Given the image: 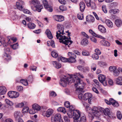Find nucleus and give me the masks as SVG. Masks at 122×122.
<instances>
[{
	"label": "nucleus",
	"instance_id": "obj_17",
	"mask_svg": "<svg viewBox=\"0 0 122 122\" xmlns=\"http://www.w3.org/2000/svg\"><path fill=\"white\" fill-rule=\"evenodd\" d=\"M53 110L51 109H48L46 112L45 116L47 117H50L53 114Z\"/></svg>",
	"mask_w": 122,
	"mask_h": 122
},
{
	"label": "nucleus",
	"instance_id": "obj_3",
	"mask_svg": "<svg viewBox=\"0 0 122 122\" xmlns=\"http://www.w3.org/2000/svg\"><path fill=\"white\" fill-rule=\"evenodd\" d=\"M51 122H64L61 119V114L59 113L52 116L51 118Z\"/></svg>",
	"mask_w": 122,
	"mask_h": 122
},
{
	"label": "nucleus",
	"instance_id": "obj_51",
	"mask_svg": "<svg viewBox=\"0 0 122 122\" xmlns=\"http://www.w3.org/2000/svg\"><path fill=\"white\" fill-rule=\"evenodd\" d=\"M64 105L65 107L67 108H68L70 106V103L68 101H66Z\"/></svg>",
	"mask_w": 122,
	"mask_h": 122
},
{
	"label": "nucleus",
	"instance_id": "obj_15",
	"mask_svg": "<svg viewBox=\"0 0 122 122\" xmlns=\"http://www.w3.org/2000/svg\"><path fill=\"white\" fill-rule=\"evenodd\" d=\"M109 70L113 72V74L115 76H118L120 73V70L118 69H109Z\"/></svg>",
	"mask_w": 122,
	"mask_h": 122
},
{
	"label": "nucleus",
	"instance_id": "obj_58",
	"mask_svg": "<svg viewBox=\"0 0 122 122\" xmlns=\"http://www.w3.org/2000/svg\"><path fill=\"white\" fill-rule=\"evenodd\" d=\"M109 100L110 105L112 104V105L115 101V100L112 98H110Z\"/></svg>",
	"mask_w": 122,
	"mask_h": 122
},
{
	"label": "nucleus",
	"instance_id": "obj_43",
	"mask_svg": "<svg viewBox=\"0 0 122 122\" xmlns=\"http://www.w3.org/2000/svg\"><path fill=\"white\" fill-rule=\"evenodd\" d=\"M90 4L91 5L90 7H91L92 9L95 10L96 9V7L95 4L94 3L91 2L90 3Z\"/></svg>",
	"mask_w": 122,
	"mask_h": 122
},
{
	"label": "nucleus",
	"instance_id": "obj_23",
	"mask_svg": "<svg viewBox=\"0 0 122 122\" xmlns=\"http://www.w3.org/2000/svg\"><path fill=\"white\" fill-rule=\"evenodd\" d=\"M58 61L61 60L62 62H69V60L67 58L63 57L61 56L60 57H58Z\"/></svg>",
	"mask_w": 122,
	"mask_h": 122
},
{
	"label": "nucleus",
	"instance_id": "obj_2",
	"mask_svg": "<svg viewBox=\"0 0 122 122\" xmlns=\"http://www.w3.org/2000/svg\"><path fill=\"white\" fill-rule=\"evenodd\" d=\"M57 28L58 29V31L56 33V36L57 39L59 40L62 39V38L64 36H63L65 33L64 32V27L63 25L58 24L57 25Z\"/></svg>",
	"mask_w": 122,
	"mask_h": 122
},
{
	"label": "nucleus",
	"instance_id": "obj_12",
	"mask_svg": "<svg viewBox=\"0 0 122 122\" xmlns=\"http://www.w3.org/2000/svg\"><path fill=\"white\" fill-rule=\"evenodd\" d=\"M53 18L57 21L61 22L64 20V17L61 15H55L53 16Z\"/></svg>",
	"mask_w": 122,
	"mask_h": 122
},
{
	"label": "nucleus",
	"instance_id": "obj_48",
	"mask_svg": "<svg viewBox=\"0 0 122 122\" xmlns=\"http://www.w3.org/2000/svg\"><path fill=\"white\" fill-rule=\"evenodd\" d=\"M77 17L80 20H82L83 18V16L82 14H78Z\"/></svg>",
	"mask_w": 122,
	"mask_h": 122
},
{
	"label": "nucleus",
	"instance_id": "obj_63",
	"mask_svg": "<svg viewBox=\"0 0 122 122\" xmlns=\"http://www.w3.org/2000/svg\"><path fill=\"white\" fill-rule=\"evenodd\" d=\"M92 89L93 91L96 93L97 94L99 92L98 90L96 88L93 87L92 88Z\"/></svg>",
	"mask_w": 122,
	"mask_h": 122
},
{
	"label": "nucleus",
	"instance_id": "obj_24",
	"mask_svg": "<svg viewBox=\"0 0 122 122\" xmlns=\"http://www.w3.org/2000/svg\"><path fill=\"white\" fill-rule=\"evenodd\" d=\"M32 108L36 111H39L41 109V107L36 104H33L32 106Z\"/></svg>",
	"mask_w": 122,
	"mask_h": 122
},
{
	"label": "nucleus",
	"instance_id": "obj_20",
	"mask_svg": "<svg viewBox=\"0 0 122 122\" xmlns=\"http://www.w3.org/2000/svg\"><path fill=\"white\" fill-rule=\"evenodd\" d=\"M78 122H86V118L85 115H81V117L78 120Z\"/></svg>",
	"mask_w": 122,
	"mask_h": 122
},
{
	"label": "nucleus",
	"instance_id": "obj_44",
	"mask_svg": "<svg viewBox=\"0 0 122 122\" xmlns=\"http://www.w3.org/2000/svg\"><path fill=\"white\" fill-rule=\"evenodd\" d=\"M29 108L28 107H24L22 110V111L23 112H28Z\"/></svg>",
	"mask_w": 122,
	"mask_h": 122
},
{
	"label": "nucleus",
	"instance_id": "obj_39",
	"mask_svg": "<svg viewBox=\"0 0 122 122\" xmlns=\"http://www.w3.org/2000/svg\"><path fill=\"white\" fill-rule=\"evenodd\" d=\"M117 115L118 118L119 120H121L122 117V115L120 111H118L117 112Z\"/></svg>",
	"mask_w": 122,
	"mask_h": 122
},
{
	"label": "nucleus",
	"instance_id": "obj_57",
	"mask_svg": "<svg viewBox=\"0 0 122 122\" xmlns=\"http://www.w3.org/2000/svg\"><path fill=\"white\" fill-rule=\"evenodd\" d=\"M23 12L25 13H27L29 14H31V13L30 11L29 10L27 9H23L22 10Z\"/></svg>",
	"mask_w": 122,
	"mask_h": 122
},
{
	"label": "nucleus",
	"instance_id": "obj_16",
	"mask_svg": "<svg viewBox=\"0 0 122 122\" xmlns=\"http://www.w3.org/2000/svg\"><path fill=\"white\" fill-rule=\"evenodd\" d=\"M80 10L81 12H83L84 10L85 7V3L83 2H81L79 4Z\"/></svg>",
	"mask_w": 122,
	"mask_h": 122
},
{
	"label": "nucleus",
	"instance_id": "obj_49",
	"mask_svg": "<svg viewBox=\"0 0 122 122\" xmlns=\"http://www.w3.org/2000/svg\"><path fill=\"white\" fill-rule=\"evenodd\" d=\"M50 96L52 97H55L56 96V94L55 92L52 91L50 92Z\"/></svg>",
	"mask_w": 122,
	"mask_h": 122
},
{
	"label": "nucleus",
	"instance_id": "obj_10",
	"mask_svg": "<svg viewBox=\"0 0 122 122\" xmlns=\"http://www.w3.org/2000/svg\"><path fill=\"white\" fill-rule=\"evenodd\" d=\"M98 110V108L95 107H93L92 109V113L94 116L98 117L100 115Z\"/></svg>",
	"mask_w": 122,
	"mask_h": 122
},
{
	"label": "nucleus",
	"instance_id": "obj_50",
	"mask_svg": "<svg viewBox=\"0 0 122 122\" xmlns=\"http://www.w3.org/2000/svg\"><path fill=\"white\" fill-rule=\"evenodd\" d=\"M19 95V93L18 92L14 91V98H16L18 97Z\"/></svg>",
	"mask_w": 122,
	"mask_h": 122
},
{
	"label": "nucleus",
	"instance_id": "obj_56",
	"mask_svg": "<svg viewBox=\"0 0 122 122\" xmlns=\"http://www.w3.org/2000/svg\"><path fill=\"white\" fill-rule=\"evenodd\" d=\"M60 10L62 11H65L66 10L65 6L63 5H61L59 7Z\"/></svg>",
	"mask_w": 122,
	"mask_h": 122
},
{
	"label": "nucleus",
	"instance_id": "obj_8",
	"mask_svg": "<svg viewBox=\"0 0 122 122\" xmlns=\"http://www.w3.org/2000/svg\"><path fill=\"white\" fill-rule=\"evenodd\" d=\"M44 8L50 12H52L53 9L48 4L47 1L46 0H43L42 1Z\"/></svg>",
	"mask_w": 122,
	"mask_h": 122
},
{
	"label": "nucleus",
	"instance_id": "obj_59",
	"mask_svg": "<svg viewBox=\"0 0 122 122\" xmlns=\"http://www.w3.org/2000/svg\"><path fill=\"white\" fill-rule=\"evenodd\" d=\"M68 108H69V111H73L75 110H74V108L72 105H70Z\"/></svg>",
	"mask_w": 122,
	"mask_h": 122
},
{
	"label": "nucleus",
	"instance_id": "obj_4",
	"mask_svg": "<svg viewBox=\"0 0 122 122\" xmlns=\"http://www.w3.org/2000/svg\"><path fill=\"white\" fill-rule=\"evenodd\" d=\"M68 55L69 58H68L69 60V63H75L76 62V55L72 52H69L68 53Z\"/></svg>",
	"mask_w": 122,
	"mask_h": 122
},
{
	"label": "nucleus",
	"instance_id": "obj_53",
	"mask_svg": "<svg viewBox=\"0 0 122 122\" xmlns=\"http://www.w3.org/2000/svg\"><path fill=\"white\" fill-rule=\"evenodd\" d=\"M23 87L20 86H18L17 87V90L19 91H21L23 90Z\"/></svg>",
	"mask_w": 122,
	"mask_h": 122
},
{
	"label": "nucleus",
	"instance_id": "obj_27",
	"mask_svg": "<svg viewBox=\"0 0 122 122\" xmlns=\"http://www.w3.org/2000/svg\"><path fill=\"white\" fill-rule=\"evenodd\" d=\"M101 44L105 46H109L110 43L104 40H102L100 42Z\"/></svg>",
	"mask_w": 122,
	"mask_h": 122
},
{
	"label": "nucleus",
	"instance_id": "obj_37",
	"mask_svg": "<svg viewBox=\"0 0 122 122\" xmlns=\"http://www.w3.org/2000/svg\"><path fill=\"white\" fill-rule=\"evenodd\" d=\"M14 91H10L7 94L9 97L11 98H14Z\"/></svg>",
	"mask_w": 122,
	"mask_h": 122
},
{
	"label": "nucleus",
	"instance_id": "obj_31",
	"mask_svg": "<svg viewBox=\"0 0 122 122\" xmlns=\"http://www.w3.org/2000/svg\"><path fill=\"white\" fill-rule=\"evenodd\" d=\"M119 11V10L117 9H112L110 10L109 12L110 13H113L114 14L118 13Z\"/></svg>",
	"mask_w": 122,
	"mask_h": 122
},
{
	"label": "nucleus",
	"instance_id": "obj_19",
	"mask_svg": "<svg viewBox=\"0 0 122 122\" xmlns=\"http://www.w3.org/2000/svg\"><path fill=\"white\" fill-rule=\"evenodd\" d=\"M6 91V89L5 87L4 86H0V95L5 94Z\"/></svg>",
	"mask_w": 122,
	"mask_h": 122
},
{
	"label": "nucleus",
	"instance_id": "obj_14",
	"mask_svg": "<svg viewBox=\"0 0 122 122\" xmlns=\"http://www.w3.org/2000/svg\"><path fill=\"white\" fill-rule=\"evenodd\" d=\"M21 114V112L19 111H16L14 112V115L16 121L18 120L19 118H20Z\"/></svg>",
	"mask_w": 122,
	"mask_h": 122
},
{
	"label": "nucleus",
	"instance_id": "obj_22",
	"mask_svg": "<svg viewBox=\"0 0 122 122\" xmlns=\"http://www.w3.org/2000/svg\"><path fill=\"white\" fill-rule=\"evenodd\" d=\"M117 84L119 85H122V76H120L116 79Z\"/></svg>",
	"mask_w": 122,
	"mask_h": 122
},
{
	"label": "nucleus",
	"instance_id": "obj_45",
	"mask_svg": "<svg viewBox=\"0 0 122 122\" xmlns=\"http://www.w3.org/2000/svg\"><path fill=\"white\" fill-rule=\"evenodd\" d=\"M18 45L17 43L14 44L11 46V47L14 49H17L18 47Z\"/></svg>",
	"mask_w": 122,
	"mask_h": 122
},
{
	"label": "nucleus",
	"instance_id": "obj_5",
	"mask_svg": "<svg viewBox=\"0 0 122 122\" xmlns=\"http://www.w3.org/2000/svg\"><path fill=\"white\" fill-rule=\"evenodd\" d=\"M59 40L61 41H60V42L66 45V46L67 45V46L68 47H70L69 46L71 44L72 42V41H71L68 40V38L65 36H64L63 38H62V39Z\"/></svg>",
	"mask_w": 122,
	"mask_h": 122
},
{
	"label": "nucleus",
	"instance_id": "obj_35",
	"mask_svg": "<svg viewBox=\"0 0 122 122\" xmlns=\"http://www.w3.org/2000/svg\"><path fill=\"white\" fill-rule=\"evenodd\" d=\"M58 111H60L64 113H65L66 112L65 108L62 107H60L58 108Z\"/></svg>",
	"mask_w": 122,
	"mask_h": 122
},
{
	"label": "nucleus",
	"instance_id": "obj_7",
	"mask_svg": "<svg viewBox=\"0 0 122 122\" xmlns=\"http://www.w3.org/2000/svg\"><path fill=\"white\" fill-rule=\"evenodd\" d=\"M92 95L90 93H87L84 94L83 96V99L84 100L88 99V102L89 104H91V100L92 99Z\"/></svg>",
	"mask_w": 122,
	"mask_h": 122
},
{
	"label": "nucleus",
	"instance_id": "obj_30",
	"mask_svg": "<svg viewBox=\"0 0 122 122\" xmlns=\"http://www.w3.org/2000/svg\"><path fill=\"white\" fill-rule=\"evenodd\" d=\"M30 4L31 5H37L36 4L39 5L40 4V2L38 0H31L30 1Z\"/></svg>",
	"mask_w": 122,
	"mask_h": 122
},
{
	"label": "nucleus",
	"instance_id": "obj_36",
	"mask_svg": "<svg viewBox=\"0 0 122 122\" xmlns=\"http://www.w3.org/2000/svg\"><path fill=\"white\" fill-rule=\"evenodd\" d=\"M73 111H69L68 113H67V114L69 117L70 118H72L73 117Z\"/></svg>",
	"mask_w": 122,
	"mask_h": 122
},
{
	"label": "nucleus",
	"instance_id": "obj_55",
	"mask_svg": "<svg viewBox=\"0 0 122 122\" xmlns=\"http://www.w3.org/2000/svg\"><path fill=\"white\" fill-rule=\"evenodd\" d=\"M64 119L65 122H70V121L68 117L66 116H64Z\"/></svg>",
	"mask_w": 122,
	"mask_h": 122
},
{
	"label": "nucleus",
	"instance_id": "obj_32",
	"mask_svg": "<svg viewBox=\"0 0 122 122\" xmlns=\"http://www.w3.org/2000/svg\"><path fill=\"white\" fill-rule=\"evenodd\" d=\"M20 82L25 86H27L28 84L27 80L26 79H21L20 80Z\"/></svg>",
	"mask_w": 122,
	"mask_h": 122
},
{
	"label": "nucleus",
	"instance_id": "obj_46",
	"mask_svg": "<svg viewBox=\"0 0 122 122\" xmlns=\"http://www.w3.org/2000/svg\"><path fill=\"white\" fill-rule=\"evenodd\" d=\"M82 54L84 56H89V53L88 51H83L82 52Z\"/></svg>",
	"mask_w": 122,
	"mask_h": 122
},
{
	"label": "nucleus",
	"instance_id": "obj_47",
	"mask_svg": "<svg viewBox=\"0 0 122 122\" xmlns=\"http://www.w3.org/2000/svg\"><path fill=\"white\" fill-rule=\"evenodd\" d=\"M85 1L88 7L90 6L91 5L90 3H91V0H85Z\"/></svg>",
	"mask_w": 122,
	"mask_h": 122
},
{
	"label": "nucleus",
	"instance_id": "obj_60",
	"mask_svg": "<svg viewBox=\"0 0 122 122\" xmlns=\"http://www.w3.org/2000/svg\"><path fill=\"white\" fill-rule=\"evenodd\" d=\"M88 18H89L90 22H93L94 21V18L93 16H89Z\"/></svg>",
	"mask_w": 122,
	"mask_h": 122
},
{
	"label": "nucleus",
	"instance_id": "obj_41",
	"mask_svg": "<svg viewBox=\"0 0 122 122\" xmlns=\"http://www.w3.org/2000/svg\"><path fill=\"white\" fill-rule=\"evenodd\" d=\"M92 57L94 59L97 60L99 58L98 54L96 53L93 54L92 55Z\"/></svg>",
	"mask_w": 122,
	"mask_h": 122
},
{
	"label": "nucleus",
	"instance_id": "obj_21",
	"mask_svg": "<svg viewBox=\"0 0 122 122\" xmlns=\"http://www.w3.org/2000/svg\"><path fill=\"white\" fill-rule=\"evenodd\" d=\"M105 23L109 27L112 28L113 26V23L109 20H106Z\"/></svg>",
	"mask_w": 122,
	"mask_h": 122
},
{
	"label": "nucleus",
	"instance_id": "obj_13",
	"mask_svg": "<svg viewBox=\"0 0 122 122\" xmlns=\"http://www.w3.org/2000/svg\"><path fill=\"white\" fill-rule=\"evenodd\" d=\"M24 4V2L22 1L20 2H16V6L17 8L18 9L21 11L23 9L22 5Z\"/></svg>",
	"mask_w": 122,
	"mask_h": 122
},
{
	"label": "nucleus",
	"instance_id": "obj_11",
	"mask_svg": "<svg viewBox=\"0 0 122 122\" xmlns=\"http://www.w3.org/2000/svg\"><path fill=\"white\" fill-rule=\"evenodd\" d=\"M37 5L36 6H33L32 7V9L34 11L36 10L39 12H41V10L43 8V7L42 5Z\"/></svg>",
	"mask_w": 122,
	"mask_h": 122
},
{
	"label": "nucleus",
	"instance_id": "obj_42",
	"mask_svg": "<svg viewBox=\"0 0 122 122\" xmlns=\"http://www.w3.org/2000/svg\"><path fill=\"white\" fill-rule=\"evenodd\" d=\"M86 111L88 112V113H92V108L89 107L88 106H87L86 108Z\"/></svg>",
	"mask_w": 122,
	"mask_h": 122
},
{
	"label": "nucleus",
	"instance_id": "obj_28",
	"mask_svg": "<svg viewBox=\"0 0 122 122\" xmlns=\"http://www.w3.org/2000/svg\"><path fill=\"white\" fill-rule=\"evenodd\" d=\"M81 44L82 45L84 46H86L88 44V42L87 39L86 38H84L81 40Z\"/></svg>",
	"mask_w": 122,
	"mask_h": 122
},
{
	"label": "nucleus",
	"instance_id": "obj_33",
	"mask_svg": "<svg viewBox=\"0 0 122 122\" xmlns=\"http://www.w3.org/2000/svg\"><path fill=\"white\" fill-rule=\"evenodd\" d=\"M28 26L29 28L31 29H34L36 25L33 23H30L28 24Z\"/></svg>",
	"mask_w": 122,
	"mask_h": 122
},
{
	"label": "nucleus",
	"instance_id": "obj_29",
	"mask_svg": "<svg viewBox=\"0 0 122 122\" xmlns=\"http://www.w3.org/2000/svg\"><path fill=\"white\" fill-rule=\"evenodd\" d=\"M115 23L116 25L118 27L120 26L122 24L121 20L120 19H117L115 21Z\"/></svg>",
	"mask_w": 122,
	"mask_h": 122
},
{
	"label": "nucleus",
	"instance_id": "obj_52",
	"mask_svg": "<svg viewBox=\"0 0 122 122\" xmlns=\"http://www.w3.org/2000/svg\"><path fill=\"white\" fill-rule=\"evenodd\" d=\"M35 110L33 108L29 110V113L30 114H34L36 112Z\"/></svg>",
	"mask_w": 122,
	"mask_h": 122
},
{
	"label": "nucleus",
	"instance_id": "obj_38",
	"mask_svg": "<svg viewBox=\"0 0 122 122\" xmlns=\"http://www.w3.org/2000/svg\"><path fill=\"white\" fill-rule=\"evenodd\" d=\"M5 102L7 104L10 106H12L13 104L12 102L7 99L5 100Z\"/></svg>",
	"mask_w": 122,
	"mask_h": 122
},
{
	"label": "nucleus",
	"instance_id": "obj_40",
	"mask_svg": "<svg viewBox=\"0 0 122 122\" xmlns=\"http://www.w3.org/2000/svg\"><path fill=\"white\" fill-rule=\"evenodd\" d=\"M51 54L52 56L55 58H56L58 56V54L55 52L52 51Z\"/></svg>",
	"mask_w": 122,
	"mask_h": 122
},
{
	"label": "nucleus",
	"instance_id": "obj_18",
	"mask_svg": "<svg viewBox=\"0 0 122 122\" xmlns=\"http://www.w3.org/2000/svg\"><path fill=\"white\" fill-rule=\"evenodd\" d=\"M103 112L105 115L108 116L112 118V116L110 112L109 109L108 108H106L103 111Z\"/></svg>",
	"mask_w": 122,
	"mask_h": 122
},
{
	"label": "nucleus",
	"instance_id": "obj_34",
	"mask_svg": "<svg viewBox=\"0 0 122 122\" xmlns=\"http://www.w3.org/2000/svg\"><path fill=\"white\" fill-rule=\"evenodd\" d=\"M4 57L7 61L10 60L11 59L10 56L6 53H5Z\"/></svg>",
	"mask_w": 122,
	"mask_h": 122
},
{
	"label": "nucleus",
	"instance_id": "obj_62",
	"mask_svg": "<svg viewBox=\"0 0 122 122\" xmlns=\"http://www.w3.org/2000/svg\"><path fill=\"white\" fill-rule=\"evenodd\" d=\"M90 39L94 43H96L97 42V40L96 39L93 37L90 38Z\"/></svg>",
	"mask_w": 122,
	"mask_h": 122
},
{
	"label": "nucleus",
	"instance_id": "obj_9",
	"mask_svg": "<svg viewBox=\"0 0 122 122\" xmlns=\"http://www.w3.org/2000/svg\"><path fill=\"white\" fill-rule=\"evenodd\" d=\"M105 76L102 75H100L98 76V78L99 81L104 86L107 85L106 82L105 81Z\"/></svg>",
	"mask_w": 122,
	"mask_h": 122
},
{
	"label": "nucleus",
	"instance_id": "obj_25",
	"mask_svg": "<svg viewBox=\"0 0 122 122\" xmlns=\"http://www.w3.org/2000/svg\"><path fill=\"white\" fill-rule=\"evenodd\" d=\"M98 29L99 30L102 32L105 33L106 31V29L102 25H100L98 26Z\"/></svg>",
	"mask_w": 122,
	"mask_h": 122
},
{
	"label": "nucleus",
	"instance_id": "obj_54",
	"mask_svg": "<svg viewBox=\"0 0 122 122\" xmlns=\"http://www.w3.org/2000/svg\"><path fill=\"white\" fill-rule=\"evenodd\" d=\"M82 36H84L86 37L87 38L89 39V36L85 32H82L81 33Z\"/></svg>",
	"mask_w": 122,
	"mask_h": 122
},
{
	"label": "nucleus",
	"instance_id": "obj_26",
	"mask_svg": "<svg viewBox=\"0 0 122 122\" xmlns=\"http://www.w3.org/2000/svg\"><path fill=\"white\" fill-rule=\"evenodd\" d=\"M45 33L49 38L52 39L53 38L52 35L50 30L48 29L45 32Z\"/></svg>",
	"mask_w": 122,
	"mask_h": 122
},
{
	"label": "nucleus",
	"instance_id": "obj_1",
	"mask_svg": "<svg viewBox=\"0 0 122 122\" xmlns=\"http://www.w3.org/2000/svg\"><path fill=\"white\" fill-rule=\"evenodd\" d=\"M61 77V79L59 83L61 86L65 87L67 84H69V83L73 82L75 86L76 87V92L79 94L78 98L80 99H83V90L85 84L82 80L79 78V77H81L82 78H83L84 76L82 75H81L79 73H76V75L75 74L71 75L68 77L63 75H62Z\"/></svg>",
	"mask_w": 122,
	"mask_h": 122
},
{
	"label": "nucleus",
	"instance_id": "obj_6",
	"mask_svg": "<svg viewBox=\"0 0 122 122\" xmlns=\"http://www.w3.org/2000/svg\"><path fill=\"white\" fill-rule=\"evenodd\" d=\"M81 116L80 112L78 110L74 111L73 112L74 122H78V120Z\"/></svg>",
	"mask_w": 122,
	"mask_h": 122
},
{
	"label": "nucleus",
	"instance_id": "obj_64",
	"mask_svg": "<svg viewBox=\"0 0 122 122\" xmlns=\"http://www.w3.org/2000/svg\"><path fill=\"white\" fill-rule=\"evenodd\" d=\"M5 122H13V121L11 119L8 118L5 120Z\"/></svg>",
	"mask_w": 122,
	"mask_h": 122
},
{
	"label": "nucleus",
	"instance_id": "obj_61",
	"mask_svg": "<svg viewBox=\"0 0 122 122\" xmlns=\"http://www.w3.org/2000/svg\"><path fill=\"white\" fill-rule=\"evenodd\" d=\"M59 2L62 4H66V2L65 0H58Z\"/></svg>",
	"mask_w": 122,
	"mask_h": 122
}]
</instances>
